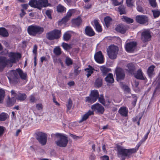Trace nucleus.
Here are the masks:
<instances>
[{
  "label": "nucleus",
  "instance_id": "f257e3e1",
  "mask_svg": "<svg viewBox=\"0 0 160 160\" xmlns=\"http://www.w3.org/2000/svg\"><path fill=\"white\" fill-rule=\"evenodd\" d=\"M9 59L3 56H0V69H3L6 66L11 67L13 63H16L21 58L18 53L10 52L8 53Z\"/></svg>",
  "mask_w": 160,
  "mask_h": 160
},
{
  "label": "nucleus",
  "instance_id": "f03ea898",
  "mask_svg": "<svg viewBox=\"0 0 160 160\" xmlns=\"http://www.w3.org/2000/svg\"><path fill=\"white\" fill-rule=\"evenodd\" d=\"M19 76L22 80H25L26 82L27 81L26 73L23 72L19 68L16 70L10 71L8 72V77L10 83L14 84L19 82L20 80Z\"/></svg>",
  "mask_w": 160,
  "mask_h": 160
},
{
  "label": "nucleus",
  "instance_id": "7ed1b4c3",
  "mask_svg": "<svg viewBox=\"0 0 160 160\" xmlns=\"http://www.w3.org/2000/svg\"><path fill=\"white\" fill-rule=\"evenodd\" d=\"M140 142L136 146V148H133L130 149H125L122 147L119 146L117 148L118 155L122 160H124L125 158L129 156L132 153L135 152L138 149L141 143Z\"/></svg>",
  "mask_w": 160,
  "mask_h": 160
},
{
  "label": "nucleus",
  "instance_id": "20e7f679",
  "mask_svg": "<svg viewBox=\"0 0 160 160\" xmlns=\"http://www.w3.org/2000/svg\"><path fill=\"white\" fill-rule=\"evenodd\" d=\"M55 136L57 138L55 143L58 146L61 147H65L67 146L68 140L66 136L60 133H56Z\"/></svg>",
  "mask_w": 160,
  "mask_h": 160
},
{
  "label": "nucleus",
  "instance_id": "39448f33",
  "mask_svg": "<svg viewBox=\"0 0 160 160\" xmlns=\"http://www.w3.org/2000/svg\"><path fill=\"white\" fill-rule=\"evenodd\" d=\"M29 35L35 36L37 34H40L44 31L43 28L37 25H30L29 26L27 29Z\"/></svg>",
  "mask_w": 160,
  "mask_h": 160
},
{
  "label": "nucleus",
  "instance_id": "423d86ee",
  "mask_svg": "<svg viewBox=\"0 0 160 160\" xmlns=\"http://www.w3.org/2000/svg\"><path fill=\"white\" fill-rule=\"evenodd\" d=\"M118 48L113 45L110 46L107 49V52L109 58L111 59H115L117 56Z\"/></svg>",
  "mask_w": 160,
  "mask_h": 160
},
{
  "label": "nucleus",
  "instance_id": "0eeeda50",
  "mask_svg": "<svg viewBox=\"0 0 160 160\" xmlns=\"http://www.w3.org/2000/svg\"><path fill=\"white\" fill-rule=\"evenodd\" d=\"M61 36V31L58 29H55L47 33V38L49 40H52L58 39Z\"/></svg>",
  "mask_w": 160,
  "mask_h": 160
},
{
  "label": "nucleus",
  "instance_id": "6e6552de",
  "mask_svg": "<svg viewBox=\"0 0 160 160\" xmlns=\"http://www.w3.org/2000/svg\"><path fill=\"white\" fill-rule=\"evenodd\" d=\"M99 97V93L98 90H94L91 92L90 97H87L86 99V102L92 103L95 102Z\"/></svg>",
  "mask_w": 160,
  "mask_h": 160
},
{
  "label": "nucleus",
  "instance_id": "1a4fd4ad",
  "mask_svg": "<svg viewBox=\"0 0 160 160\" xmlns=\"http://www.w3.org/2000/svg\"><path fill=\"white\" fill-rule=\"evenodd\" d=\"M151 38V32L149 30L147 29L143 31L141 34V39L144 42L150 41Z\"/></svg>",
  "mask_w": 160,
  "mask_h": 160
},
{
  "label": "nucleus",
  "instance_id": "9d476101",
  "mask_svg": "<svg viewBox=\"0 0 160 160\" xmlns=\"http://www.w3.org/2000/svg\"><path fill=\"white\" fill-rule=\"evenodd\" d=\"M37 139L42 145H44L47 142V135L44 133L39 132L37 134Z\"/></svg>",
  "mask_w": 160,
  "mask_h": 160
},
{
  "label": "nucleus",
  "instance_id": "9b49d317",
  "mask_svg": "<svg viewBox=\"0 0 160 160\" xmlns=\"http://www.w3.org/2000/svg\"><path fill=\"white\" fill-rule=\"evenodd\" d=\"M135 20L138 23L142 24H145L147 23L148 19L146 15H138L136 16Z\"/></svg>",
  "mask_w": 160,
  "mask_h": 160
},
{
  "label": "nucleus",
  "instance_id": "f8f14e48",
  "mask_svg": "<svg viewBox=\"0 0 160 160\" xmlns=\"http://www.w3.org/2000/svg\"><path fill=\"white\" fill-rule=\"evenodd\" d=\"M137 45L136 42H131L125 43V49L127 52H132L135 49Z\"/></svg>",
  "mask_w": 160,
  "mask_h": 160
},
{
  "label": "nucleus",
  "instance_id": "ddd939ff",
  "mask_svg": "<svg viewBox=\"0 0 160 160\" xmlns=\"http://www.w3.org/2000/svg\"><path fill=\"white\" fill-rule=\"evenodd\" d=\"M116 74L117 80L118 81L123 79L125 77V74L123 69L120 68H117L116 70Z\"/></svg>",
  "mask_w": 160,
  "mask_h": 160
},
{
  "label": "nucleus",
  "instance_id": "4468645a",
  "mask_svg": "<svg viewBox=\"0 0 160 160\" xmlns=\"http://www.w3.org/2000/svg\"><path fill=\"white\" fill-rule=\"evenodd\" d=\"M29 4L32 7L37 8L39 9L43 7L42 1H38L36 0H31L29 2Z\"/></svg>",
  "mask_w": 160,
  "mask_h": 160
},
{
  "label": "nucleus",
  "instance_id": "2eb2a0df",
  "mask_svg": "<svg viewBox=\"0 0 160 160\" xmlns=\"http://www.w3.org/2000/svg\"><path fill=\"white\" fill-rule=\"evenodd\" d=\"M94 59L96 62L99 63H102L104 61V58L101 51L97 52L94 56Z\"/></svg>",
  "mask_w": 160,
  "mask_h": 160
},
{
  "label": "nucleus",
  "instance_id": "dca6fc26",
  "mask_svg": "<svg viewBox=\"0 0 160 160\" xmlns=\"http://www.w3.org/2000/svg\"><path fill=\"white\" fill-rule=\"evenodd\" d=\"M91 108L93 111H97L101 113H103L104 111V108L99 103L94 104L92 106Z\"/></svg>",
  "mask_w": 160,
  "mask_h": 160
},
{
  "label": "nucleus",
  "instance_id": "f3484780",
  "mask_svg": "<svg viewBox=\"0 0 160 160\" xmlns=\"http://www.w3.org/2000/svg\"><path fill=\"white\" fill-rule=\"evenodd\" d=\"M75 12L74 9H69L67 13V15L62 20V23H65L68 21L71 18L72 14Z\"/></svg>",
  "mask_w": 160,
  "mask_h": 160
},
{
  "label": "nucleus",
  "instance_id": "a211bd4d",
  "mask_svg": "<svg viewBox=\"0 0 160 160\" xmlns=\"http://www.w3.org/2000/svg\"><path fill=\"white\" fill-rule=\"evenodd\" d=\"M85 32L87 35L90 37L92 36L95 34V32L92 28L89 26L86 27L85 29Z\"/></svg>",
  "mask_w": 160,
  "mask_h": 160
},
{
  "label": "nucleus",
  "instance_id": "6ab92c4d",
  "mask_svg": "<svg viewBox=\"0 0 160 160\" xmlns=\"http://www.w3.org/2000/svg\"><path fill=\"white\" fill-rule=\"evenodd\" d=\"M135 77L137 79H141V80H144L145 78L143 75V73L140 69H139L137 72L135 74Z\"/></svg>",
  "mask_w": 160,
  "mask_h": 160
},
{
  "label": "nucleus",
  "instance_id": "aec40b11",
  "mask_svg": "<svg viewBox=\"0 0 160 160\" xmlns=\"http://www.w3.org/2000/svg\"><path fill=\"white\" fill-rule=\"evenodd\" d=\"M116 30L120 33H124L126 31V28L123 25L121 24L117 25L116 28Z\"/></svg>",
  "mask_w": 160,
  "mask_h": 160
},
{
  "label": "nucleus",
  "instance_id": "412c9836",
  "mask_svg": "<svg viewBox=\"0 0 160 160\" xmlns=\"http://www.w3.org/2000/svg\"><path fill=\"white\" fill-rule=\"evenodd\" d=\"M93 111L91 110L87 112L82 116V119L79 121V122H81L84 121H85L90 116L93 114Z\"/></svg>",
  "mask_w": 160,
  "mask_h": 160
},
{
  "label": "nucleus",
  "instance_id": "4be33fe9",
  "mask_svg": "<svg viewBox=\"0 0 160 160\" xmlns=\"http://www.w3.org/2000/svg\"><path fill=\"white\" fill-rule=\"evenodd\" d=\"M119 112L122 115L126 117L128 114V110L126 107H122L119 109Z\"/></svg>",
  "mask_w": 160,
  "mask_h": 160
},
{
  "label": "nucleus",
  "instance_id": "5701e85b",
  "mask_svg": "<svg viewBox=\"0 0 160 160\" xmlns=\"http://www.w3.org/2000/svg\"><path fill=\"white\" fill-rule=\"evenodd\" d=\"M105 81L108 83H112L114 82L113 75L110 73L108 74L105 78Z\"/></svg>",
  "mask_w": 160,
  "mask_h": 160
},
{
  "label": "nucleus",
  "instance_id": "b1692460",
  "mask_svg": "<svg viewBox=\"0 0 160 160\" xmlns=\"http://www.w3.org/2000/svg\"><path fill=\"white\" fill-rule=\"evenodd\" d=\"M16 102V99L14 97H12L10 98L8 96V98L7 101V105L8 106H12Z\"/></svg>",
  "mask_w": 160,
  "mask_h": 160
},
{
  "label": "nucleus",
  "instance_id": "393cba45",
  "mask_svg": "<svg viewBox=\"0 0 160 160\" xmlns=\"http://www.w3.org/2000/svg\"><path fill=\"white\" fill-rule=\"evenodd\" d=\"M94 26L96 30L98 32H101L102 31V29L101 26L99 23L98 21L94 20Z\"/></svg>",
  "mask_w": 160,
  "mask_h": 160
},
{
  "label": "nucleus",
  "instance_id": "a878e982",
  "mask_svg": "<svg viewBox=\"0 0 160 160\" xmlns=\"http://www.w3.org/2000/svg\"><path fill=\"white\" fill-rule=\"evenodd\" d=\"M85 70L87 72L86 75L87 78H88L93 73L94 69L91 66L89 65L88 67L86 68Z\"/></svg>",
  "mask_w": 160,
  "mask_h": 160
},
{
  "label": "nucleus",
  "instance_id": "bb28decb",
  "mask_svg": "<svg viewBox=\"0 0 160 160\" xmlns=\"http://www.w3.org/2000/svg\"><path fill=\"white\" fill-rule=\"evenodd\" d=\"M0 35L3 37H7L8 34L6 29L4 28H0Z\"/></svg>",
  "mask_w": 160,
  "mask_h": 160
},
{
  "label": "nucleus",
  "instance_id": "cd10ccee",
  "mask_svg": "<svg viewBox=\"0 0 160 160\" xmlns=\"http://www.w3.org/2000/svg\"><path fill=\"white\" fill-rule=\"evenodd\" d=\"M154 68L155 67L154 66H151L148 68L147 70V73L150 78L152 77L154 74L153 71Z\"/></svg>",
  "mask_w": 160,
  "mask_h": 160
},
{
  "label": "nucleus",
  "instance_id": "c85d7f7f",
  "mask_svg": "<svg viewBox=\"0 0 160 160\" xmlns=\"http://www.w3.org/2000/svg\"><path fill=\"white\" fill-rule=\"evenodd\" d=\"M26 97L27 96L25 94L19 93L18 94L16 99L20 101H23Z\"/></svg>",
  "mask_w": 160,
  "mask_h": 160
},
{
  "label": "nucleus",
  "instance_id": "c756f323",
  "mask_svg": "<svg viewBox=\"0 0 160 160\" xmlns=\"http://www.w3.org/2000/svg\"><path fill=\"white\" fill-rule=\"evenodd\" d=\"M127 67L128 68L126 69V70L131 73L135 69L134 65L132 63L128 64L127 65Z\"/></svg>",
  "mask_w": 160,
  "mask_h": 160
},
{
  "label": "nucleus",
  "instance_id": "7c9ffc66",
  "mask_svg": "<svg viewBox=\"0 0 160 160\" xmlns=\"http://www.w3.org/2000/svg\"><path fill=\"white\" fill-rule=\"evenodd\" d=\"M82 21V20L80 17H78L74 19L72 21V23L77 26L79 25L81 23Z\"/></svg>",
  "mask_w": 160,
  "mask_h": 160
},
{
  "label": "nucleus",
  "instance_id": "2f4dec72",
  "mask_svg": "<svg viewBox=\"0 0 160 160\" xmlns=\"http://www.w3.org/2000/svg\"><path fill=\"white\" fill-rule=\"evenodd\" d=\"M100 69L104 75H105L110 71V69L109 68H107L103 66H102L100 67Z\"/></svg>",
  "mask_w": 160,
  "mask_h": 160
},
{
  "label": "nucleus",
  "instance_id": "473e14b6",
  "mask_svg": "<svg viewBox=\"0 0 160 160\" xmlns=\"http://www.w3.org/2000/svg\"><path fill=\"white\" fill-rule=\"evenodd\" d=\"M54 53L56 55H59L61 53V49L59 46L56 47L53 50Z\"/></svg>",
  "mask_w": 160,
  "mask_h": 160
},
{
  "label": "nucleus",
  "instance_id": "72a5a7b5",
  "mask_svg": "<svg viewBox=\"0 0 160 160\" xmlns=\"http://www.w3.org/2000/svg\"><path fill=\"white\" fill-rule=\"evenodd\" d=\"M122 20L128 23H131L133 22V20L132 19L126 16H123L122 18Z\"/></svg>",
  "mask_w": 160,
  "mask_h": 160
},
{
  "label": "nucleus",
  "instance_id": "f704fd0d",
  "mask_svg": "<svg viewBox=\"0 0 160 160\" xmlns=\"http://www.w3.org/2000/svg\"><path fill=\"white\" fill-rule=\"evenodd\" d=\"M8 117V114L5 112H2L1 114H0V121H5L7 118Z\"/></svg>",
  "mask_w": 160,
  "mask_h": 160
},
{
  "label": "nucleus",
  "instance_id": "c9c22d12",
  "mask_svg": "<svg viewBox=\"0 0 160 160\" xmlns=\"http://www.w3.org/2000/svg\"><path fill=\"white\" fill-rule=\"evenodd\" d=\"M112 21V19L109 17H107L104 18V21L107 27H108Z\"/></svg>",
  "mask_w": 160,
  "mask_h": 160
},
{
  "label": "nucleus",
  "instance_id": "e433bc0d",
  "mask_svg": "<svg viewBox=\"0 0 160 160\" xmlns=\"http://www.w3.org/2000/svg\"><path fill=\"white\" fill-rule=\"evenodd\" d=\"M66 10V8L61 5L59 4L57 7V10L58 12H63Z\"/></svg>",
  "mask_w": 160,
  "mask_h": 160
},
{
  "label": "nucleus",
  "instance_id": "4c0bfd02",
  "mask_svg": "<svg viewBox=\"0 0 160 160\" xmlns=\"http://www.w3.org/2000/svg\"><path fill=\"white\" fill-rule=\"evenodd\" d=\"M5 96V92L4 90L0 88V103H1L4 98Z\"/></svg>",
  "mask_w": 160,
  "mask_h": 160
},
{
  "label": "nucleus",
  "instance_id": "58836bf2",
  "mask_svg": "<svg viewBox=\"0 0 160 160\" xmlns=\"http://www.w3.org/2000/svg\"><path fill=\"white\" fill-rule=\"evenodd\" d=\"M102 85V80L100 78L97 79L95 82V86L98 88L100 87Z\"/></svg>",
  "mask_w": 160,
  "mask_h": 160
},
{
  "label": "nucleus",
  "instance_id": "ea45409f",
  "mask_svg": "<svg viewBox=\"0 0 160 160\" xmlns=\"http://www.w3.org/2000/svg\"><path fill=\"white\" fill-rule=\"evenodd\" d=\"M71 37V35L70 33L68 32H66L63 35V39L65 41H68L70 38Z\"/></svg>",
  "mask_w": 160,
  "mask_h": 160
},
{
  "label": "nucleus",
  "instance_id": "a19ab883",
  "mask_svg": "<svg viewBox=\"0 0 160 160\" xmlns=\"http://www.w3.org/2000/svg\"><path fill=\"white\" fill-rule=\"evenodd\" d=\"M62 46L64 49L65 50H68L71 48V45L65 42H63L62 44Z\"/></svg>",
  "mask_w": 160,
  "mask_h": 160
},
{
  "label": "nucleus",
  "instance_id": "79ce46f5",
  "mask_svg": "<svg viewBox=\"0 0 160 160\" xmlns=\"http://www.w3.org/2000/svg\"><path fill=\"white\" fill-rule=\"evenodd\" d=\"M118 10L120 14H125L126 12L124 6L121 5L118 7Z\"/></svg>",
  "mask_w": 160,
  "mask_h": 160
},
{
  "label": "nucleus",
  "instance_id": "37998d69",
  "mask_svg": "<svg viewBox=\"0 0 160 160\" xmlns=\"http://www.w3.org/2000/svg\"><path fill=\"white\" fill-rule=\"evenodd\" d=\"M153 16L155 18L158 17L160 15V11L159 10H152Z\"/></svg>",
  "mask_w": 160,
  "mask_h": 160
},
{
  "label": "nucleus",
  "instance_id": "c03bdc74",
  "mask_svg": "<svg viewBox=\"0 0 160 160\" xmlns=\"http://www.w3.org/2000/svg\"><path fill=\"white\" fill-rule=\"evenodd\" d=\"M65 62L67 66H69L72 64V61L70 58L67 57L65 60Z\"/></svg>",
  "mask_w": 160,
  "mask_h": 160
},
{
  "label": "nucleus",
  "instance_id": "a18cd8bd",
  "mask_svg": "<svg viewBox=\"0 0 160 160\" xmlns=\"http://www.w3.org/2000/svg\"><path fill=\"white\" fill-rule=\"evenodd\" d=\"M66 106L68 110H69L71 109L72 106V102L70 99H68Z\"/></svg>",
  "mask_w": 160,
  "mask_h": 160
},
{
  "label": "nucleus",
  "instance_id": "49530a36",
  "mask_svg": "<svg viewBox=\"0 0 160 160\" xmlns=\"http://www.w3.org/2000/svg\"><path fill=\"white\" fill-rule=\"evenodd\" d=\"M98 98L99 101L100 102L102 103L103 105L105 106L106 105L105 103V101L104 98L103 96L102 95H101L99 97H98Z\"/></svg>",
  "mask_w": 160,
  "mask_h": 160
},
{
  "label": "nucleus",
  "instance_id": "de8ad7c7",
  "mask_svg": "<svg viewBox=\"0 0 160 160\" xmlns=\"http://www.w3.org/2000/svg\"><path fill=\"white\" fill-rule=\"evenodd\" d=\"M134 0H127L126 3L128 7H132L133 5L134 2Z\"/></svg>",
  "mask_w": 160,
  "mask_h": 160
},
{
  "label": "nucleus",
  "instance_id": "09e8293b",
  "mask_svg": "<svg viewBox=\"0 0 160 160\" xmlns=\"http://www.w3.org/2000/svg\"><path fill=\"white\" fill-rule=\"evenodd\" d=\"M6 128L2 126H0V137H1L3 134Z\"/></svg>",
  "mask_w": 160,
  "mask_h": 160
},
{
  "label": "nucleus",
  "instance_id": "8fccbe9b",
  "mask_svg": "<svg viewBox=\"0 0 160 160\" xmlns=\"http://www.w3.org/2000/svg\"><path fill=\"white\" fill-rule=\"evenodd\" d=\"M11 95L12 96V97H14L15 99H16V98L18 95V94L16 93V91L13 90H12L11 91Z\"/></svg>",
  "mask_w": 160,
  "mask_h": 160
},
{
  "label": "nucleus",
  "instance_id": "3c124183",
  "mask_svg": "<svg viewBox=\"0 0 160 160\" xmlns=\"http://www.w3.org/2000/svg\"><path fill=\"white\" fill-rule=\"evenodd\" d=\"M149 132H150L148 131L145 134L144 137L140 142V143H142L143 142H144L147 139Z\"/></svg>",
  "mask_w": 160,
  "mask_h": 160
},
{
  "label": "nucleus",
  "instance_id": "603ef678",
  "mask_svg": "<svg viewBox=\"0 0 160 160\" xmlns=\"http://www.w3.org/2000/svg\"><path fill=\"white\" fill-rule=\"evenodd\" d=\"M149 2L152 6L155 7L156 6V4L155 0H149Z\"/></svg>",
  "mask_w": 160,
  "mask_h": 160
},
{
  "label": "nucleus",
  "instance_id": "864d4df0",
  "mask_svg": "<svg viewBox=\"0 0 160 160\" xmlns=\"http://www.w3.org/2000/svg\"><path fill=\"white\" fill-rule=\"evenodd\" d=\"M77 0H64V2L70 5L72 3L75 2Z\"/></svg>",
  "mask_w": 160,
  "mask_h": 160
},
{
  "label": "nucleus",
  "instance_id": "5fc2aeb1",
  "mask_svg": "<svg viewBox=\"0 0 160 160\" xmlns=\"http://www.w3.org/2000/svg\"><path fill=\"white\" fill-rule=\"evenodd\" d=\"M51 12L50 10H47L46 12V14L48 18H51Z\"/></svg>",
  "mask_w": 160,
  "mask_h": 160
},
{
  "label": "nucleus",
  "instance_id": "6e6d98bb",
  "mask_svg": "<svg viewBox=\"0 0 160 160\" xmlns=\"http://www.w3.org/2000/svg\"><path fill=\"white\" fill-rule=\"evenodd\" d=\"M70 136L73 139H76V140L79 139L80 138H82L81 137H79V136H76L75 135H73V134H70Z\"/></svg>",
  "mask_w": 160,
  "mask_h": 160
},
{
  "label": "nucleus",
  "instance_id": "4d7b16f0",
  "mask_svg": "<svg viewBox=\"0 0 160 160\" xmlns=\"http://www.w3.org/2000/svg\"><path fill=\"white\" fill-rule=\"evenodd\" d=\"M123 89L125 91L127 92H129L130 91V89L128 86L126 85H124L123 86Z\"/></svg>",
  "mask_w": 160,
  "mask_h": 160
},
{
  "label": "nucleus",
  "instance_id": "13d9d810",
  "mask_svg": "<svg viewBox=\"0 0 160 160\" xmlns=\"http://www.w3.org/2000/svg\"><path fill=\"white\" fill-rule=\"evenodd\" d=\"M37 46H36V45H35L33 46V48L32 52L35 55H36L37 54Z\"/></svg>",
  "mask_w": 160,
  "mask_h": 160
},
{
  "label": "nucleus",
  "instance_id": "bf43d9fd",
  "mask_svg": "<svg viewBox=\"0 0 160 160\" xmlns=\"http://www.w3.org/2000/svg\"><path fill=\"white\" fill-rule=\"evenodd\" d=\"M112 2L114 6H118L120 4V3L118 2L117 0H112Z\"/></svg>",
  "mask_w": 160,
  "mask_h": 160
},
{
  "label": "nucleus",
  "instance_id": "052dcab7",
  "mask_svg": "<svg viewBox=\"0 0 160 160\" xmlns=\"http://www.w3.org/2000/svg\"><path fill=\"white\" fill-rule=\"evenodd\" d=\"M36 108L38 110H41L42 108V105L41 104H38L36 105Z\"/></svg>",
  "mask_w": 160,
  "mask_h": 160
},
{
  "label": "nucleus",
  "instance_id": "680f3d73",
  "mask_svg": "<svg viewBox=\"0 0 160 160\" xmlns=\"http://www.w3.org/2000/svg\"><path fill=\"white\" fill-rule=\"evenodd\" d=\"M30 101L32 102H33L35 100V98L33 95H31L29 97Z\"/></svg>",
  "mask_w": 160,
  "mask_h": 160
},
{
  "label": "nucleus",
  "instance_id": "e2e57ef3",
  "mask_svg": "<svg viewBox=\"0 0 160 160\" xmlns=\"http://www.w3.org/2000/svg\"><path fill=\"white\" fill-rule=\"evenodd\" d=\"M137 10L139 12H143L144 10L142 7L140 6H137Z\"/></svg>",
  "mask_w": 160,
  "mask_h": 160
},
{
  "label": "nucleus",
  "instance_id": "0e129e2a",
  "mask_svg": "<svg viewBox=\"0 0 160 160\" xmlns=\"http://www.w3.org/2000/svg\"><path fill=\"white\" fill-rule=\"evenodd\" d=\"M102 160H109V157L107 156H104L101 157Z\"/></svg>",
  "mask_w": 160,
  "mask_h": 160
},
{
  "label": "nucleus",
  "instance_id": "69168bd1",
  "mask_svg": "<svg viewBox=\"0 0 160 160\" xmlns=\"http://www.w3.org/2000/svg\"><path fill=\"white\" fill-rule=\"evenodd\" d=\"M80 70H78V68L75 69L74 70V72L76 75H78L80 73Z\"/></svg>",
  "mask_w": 160,
  "mask_h": 160
},
{
  "label": "nucleus",
  "instance_id": "338daca9",
  "mask_svg": "<svg viewBox=\"0 0 160 160\" xmlns=\"http://www.w3.org/2000/svg\"><path fill=\"white\" fill-rule=\"evenodd\" d=\"M22 13L20 14V16L21 17H22L25 14V12H24V10L22 9L21 10Z\"/></svg>",
  "mask_w": 160,
  "mask_h": 160
},
{
  "label": "nucleus",
  "instance_id": "774afa93",
  "mask_svg": "<svg viewBox=\"0 0 160 160\" xmlns=\"http://www.w3.org/2000/svg\"><path fill=\"white\" fill-rule=\"evenodd\" d=\"M74 83L73 81H71L68 83V85L70 86H73L74 85Z\"/></svg>",
  "mask_w": 160,
  "mask_h": 160
}]
</instances>
